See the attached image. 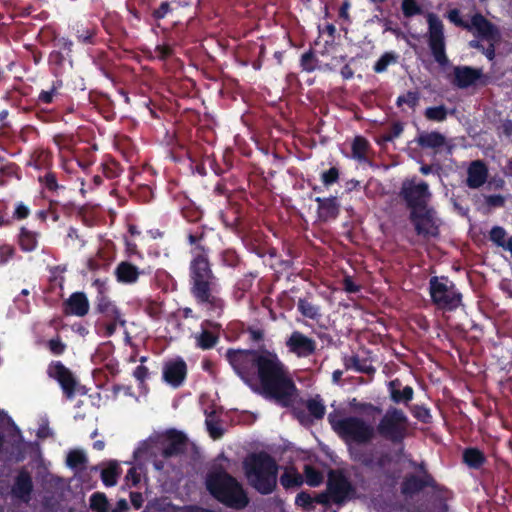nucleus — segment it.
<instances>
[{
    "label": "nucleus",
    "mask_w": 512,
    "mask_h": 512,
    "mask_svg": "<svg viewBox=\"0 0 512 512\" xmlns=\"http://www.w3.org/2000/svg\"><path fill=\"white\" fill-rule=\"evenodd\" d=\"M189 291L196 304L211 317H220L225 301L220 296L219 279L214 274L209 253L191 255Z\"/></svg>",
    "instance_id": "nucleus-1"
},
{
    "label": "nucleus",
    "mask_w": 512,
    "mask_h": 512,
    "mask_svg": "<svg viewBox=\"0 0 512 512\" xmlns=\"http://www.w3.org/2000/svg\"><path fill=\"white\" fill-rule=\"evenodd\" d=\"M263 391L283 406H288L296 390L295 384L278 356L268 350H260L255 375Z\"/></svg>",
    "instance_id": "nucleus-2"
},
{
    "label": "nucleus",
    "mask_w": 512,
    "mask_h": 512,
    "mask_svg": "<svg viewBox=\"0 0 512 512\" xmlns=\"http://www.w3.org/2000/svg\"><path fill=\"white\" fill-rule=\"evenodd\" d=\"M205 484L211 496L226 507L241 510L249 503L241 483L223 469L208 473Z\"/></svg>",
    "instance_id": "nucleus-3"
},
{
    "label": "nucleus",
    "mask_w": 512,
    "mask_h": 512,
    "mask_svg": "<svg viewBox=\"0 0 512 512\" xmlns=\"http://www.w3.org/2000/svg\"><path fill=\"white\" fill-rule=\"evenodd\" d=\"M243 468L250 485L260 494L268 495L274 491L279 466L270 454L262 451L249 455Z\"/></svg>",
    "instance_id": "nucleus-4"
},
{
    "label": "nucleus",
    "mask_w": 512,
    "mask_h": 512,
    "mask_svg": "<svg viewBox=\"0 0 512 512\" xmlns=\"http://www.w3.org/2000/svg\"><path fill=\"white\" fill-rule=\"evenodd\" d=\"M95 311L101 314L103 319L106 320L104 326V336L111 337L115 334L117 326L125 327L126 320L123 313L117 307L114 301H112L104 291H98L95 300Z\"/></svg>",
    "instance_id": "nucleus-5"
},
{
    "label": "nucleus",
    "mask_w": 512,
    "mask_h": 512,
    "mask_svg": "<svg viewBox=\"0 0 512 512\" xmlns=\"http://www.w3.org/2000/svg\"><path fill=\"white\" fill-rule=\"evenodd\" d=\"M260 350L228 349L226 359L235 373L246 383L255 377V367Z\"/></svg>",
    "instance_id": "nucleus-6"
},
{
    "label": "nucleus",
    "mask_w": 512,
    "mask_h": 512,
    "mask_svg": "<svg viewBox=\"0 0 512 512\" xmlns=\"http://www.w3.org/2000/svg\"><path fill=\"white\" fill-rule=\"evenodd\" d=\"M430 294L433 302L441 309L453 310L461 303V294L454 284L444 277L430 280Z\"/></svg>",
    "instance_id": "nucleus-7"
},
{
    "label": "nucleus",
    "mask_w": 512,
    "mask_h": 512,
    "mask_svg": "<svg viewBox=\"0 0 512 512\" xmlns=\"http://www.w3.org/2000/svg\"><path fill=\"white\" fill-rule=\"evenodd\" d=\"M353 495V489L349 481L340 471H331L328 476L327 493H322V504L326 501L343 503Z\"/></svg>",
    "instance_id": "nucleus-8"
},
{
    "label": "nucleus",
    "mask_w": 512,
    "mask_h": 512,
    "mask_svg": "<svg viewBox=\"0 0 512 512\" xmlns=\"http://www.w3.org/2000/svg\"><path fill=\"white\" fill-rule=\"evenodd\" d=\"M336 429L343 436L359 443L368 442L374 436L373 426L357 417L340 420Z\"/></svg>",
    "instance_id": "nucleus-9"
},
{
    "label": "nucleus",
    "mask_w": 512,
    "mask_h": 512,
    "mask_svg": "<svg viewBox=\"0 0 512 512\" xmlns=\"http://www.w3.org/2000/svg\"><path fill=\"white\" fill-rule=\"evenodd\" d=\"M427 21L429 25V47L432 51L434 59L440 65H446L448 58L445 54L443 23L435 14L432 13L427 15Z\"/></svg>",
    "instance_id": "nucleus-10"
},
{
    "label": "nucleus",
    "mask_w": 512,
    "mask_h": 512,
    "mask_svg": "<svg viewBox=\"0 0 512 512\" xmlns=\"http://www.w3.org/2000/svg\"><path fill=\"white\" fill-rule=\"evenodd\" d=\"M401 195L413 210L427 208L426 203L431 197L428 184L416 179L405 180L402 184Z\"/></svg>",
    "instance_id": "nucleus-11"
},
{
    "label": "nucleus",
    "mask_w": 512,
    "mask_h": 512,
    "mask_svg": "<svg viewBox=\"0 0 512 512\" xmlns=\"http://www.w3.org/2000/svg\"><path fill=\"white\" fill-rule=\"evenodd\" d=\"M466 28L475 30L482 39L489 43V47L484 50V54L489 60H492L495 55L494 46L500 41L498 29L481 14L474 15L471 20V25L466 26Z\"/></svg>",
    "instance_id": "nucleus-12"
},
{
    "label": "nucleus",
    "mask_w": 512,
    "mask_h": 512,
    "mask_svg": "<svg viewBox=\"0 0 512 512\" xmlns=\"http://www.w3.org/2000/svg\"><path fill=\"white\" fill-rule=\"evenodd\" d=\"M406 417L400 410L393 409L386 412L378 425V432L389 439L396 440L402 437L405 429Z\"/></svg>",
    "instance_id": "nucleus-13"
},
{
    "label": "nucleus",
    "mask_w": 512,
    "mask_h": 512,
    "mask_svg": "<svg viewBox=\"0 0 512 512\" xmlns=\"http://www.w3.org/2000/svg\"><path fill=\"white\" fill-rule=\"evenodd\" d=\"M49 377L55 379L64 395L71 399L75 396L77 381L72 372L60 361H52L47 369Z\"/></svg>",
    "instance_id": "nucleus-14"
},
{
    "label": "nucleus",
    "mask_w": 512,
    "mask_h": 512,
    "mask_svg": "<svg viewBox=\"0 0 512 512\" xmlns=\"http://www.w3.org/2000/svg\"><path fill=\"white\" fill-rule=\"evenodd\" d=\"M200 328V332L194 335L196 347L204 351L214 348L219 342L221 325L205 319L201 322Z\"/></svg>",
    "instance_id": "nucleus-15"
},
{
    "label": "nucleus",
    "mask_w": 512,
    "mask_h": 512,
    "mask_svg": "<svg viewBox=\"0 0 512 512\" xmlns=\"http://www.w3.org/2000/svg\"><path fill=\"white\" fill-rule=\"evenodd\" d=\"M411 220L419 235L425 237L438 234V224L434 212L428 208L415 209L411 212Z\"/></svg>",
    "instance_id": "nucleus-16"
},
{
    "label": "nucleus",
    "mask_w": 512,
    "mask_h": 512,
    "mask_svg": "<svg viewBox=\"0 0 512 512\" xmlns=\"http://www.w3.org/2000/svg\"><path fill=\"white\" fill-rule=\"evenodd\" d=\"M187 443L188 438L183 432L176 429L167 430L162 442V456L171 458L183 454L186 451Z\"/></svg>",
    "instance_id": "nucleus-17"
},
{
    "label": "nucleus",
    "mask_w": 512,
    "mask_h": 512,
    "mask_svg": "<svg viewBox=\"0 0 512 512\" xmlns=\"http://www.w3.org/2000/svg\"><path fill=\"white\" fill-rule=\"evenodd\" d=\"M163 380L174 388L182 386L187 377V364L178 357L166 362L162 371Z\"/></svg>",
    "instance_id": "nucleus-18"
},
{
    "label": "nucleus",
    "mask_w": 512,
    "mask_h": 512,
    "mask_svg": "<svg viewBox=\"0 0 512 512\" xmlns=\"http://www.w3.org/2000/svg\"><path fill=\"white\" fill-rule=\"evenodd\" d=\"M285 344L289 352L298 357H308L316 350V342L300 331H293Z\"/></svg>",
    "instance_id": "nucleus-19"
},
{
    "label": "nucleus",
    "mask_w": 512,
    "mask_h": 512,
    "mask_svg": "<svg viewBox=\"0 0 512 512\" xmlns=\"http://www.w3.org/2000/svg\"><path fill=\"white\" fill-rule=\"evenodd\" d=\"M33 488L34 485L30 472L25 468H21L11 488L13 497L23 502H28L31 499Z\"/></svg>",
    "instance_id": "nucleus-20"
},
{
    "label": "nucleus",
    "mask_w": 512,
    "mask_h": 512,
    "mask_svg": "<svg viewBox=\"0 0 512 512\" xmlns=\"http://www.w3.org/2000/svg\"><path fill=\"white\" fill-rule=\"evenodd\" d=\"M89 301L84 292H74L63 303V312L66 315L83 317L89 312Z\"/></svg>",
    "instance_id": "nucleus-21"
},
{
    "label": "nucleus",
    "mask_w": 512,
    "mask_h": 512,
    "mask_svg": "<svg viewBox=\"0 0 512 512\" xmlns=\"http://www.w3.org/2000/svg\"><path fill=\"white\" fill-rule=\"evenodd\" d=\"M206 226L201 225L195 229H189L186 232V240L190 248L191 255L206 254L210 249L205 245Z\"/></svg>",
    "instance_id": "nucleus-22"
},
{
    "label": "nucleus",
    "mask_w": 512,
    "mask_h": 512,
    "mask_svg": "<svg viewBox=\"0 0 512 512\" xmlns=\"http://www.w3.org/2000/svg\"><path fill=\"white\" fill-rule=\"evenodd\" d=\"M114 274L119 283L130 285L135 284L140 275L145 274V271L140 270L129 261H121L117 264Z\"/></svg>",
    "instance_id": "nucleus-23"
},
{
    "label": "nucleus",
    "mask_w": 512,
    "mask_h": 512,
    "mask_svg": "<svg viewBox=\"0 0 512 512\" xmlns=\"http://www.w3.org/2000/svg\"><path fill=\"white\" fill-rule=\"evenodd\" d=\"M488 178V169L486 165L480 161L475 160L470 163L467 169V180L468 187L476 189L481 187Z\"/></svg>",
    "instance_id": "nucleus-24"
},
{
    "label": "nucleus",
    "mask_w": 512,
    "mask_h": 512,
    "mask_svg": "<svg viewBox=\"0 0 512 512\" xmlns=\"http://www.w3.org/2000/svg\"><path fill=\"white\" fill-rule=\"evenodd\" d=\"M482 75V71L468 66L454 68V84L459 88L473 85Z\"/></svg>",
    "instance_id": "nucleus-25"
},
{
    "label": "nucleus",
    "mask_w": 512,
    "mask_h": 512,
    "mask_svg": "<svg viewBox=\"0 0 512 512\" xmlns=\"http://www.w3.org/2000/svg\"><path fill=\"white\" fill-rule=\"evenodd\" d=\"M40 233L32 231L25 226L19 229L17 243L23 252H33L38 247Z\"/></svg>",
    "instance_id": "nucleus-26"
},
{
    "label": "nucleus",
    "mask_w": 512,
    "mask_h": 512,
    "mask_svg": "<svg viewBox=\"0 0 512 512\" xmlns=\"http://www.w3.org/2000/svg\"><path fill=\"white\" fill-rule=\"evenodd\" d=\"M432 484L433 480L428 475H425L423 478H418L414 475H411L405 478L401 489L404 495L412 496L418 493L424 487L431 486Z\"/></svg>",
    "instance_id": "nucleus-27"
},
{
    "label": "nucleus",
    "mask_w": 512,
    "mask_h": 512,
    "mask_svg": "<svg viewBox=\"0 0 512 512\" xmlns=\"http://www.w3.org/2000/svg\"><path fill=\"white\" fill-rule=\"evenodd\" d=\"M418 144L424 148L434 149L435 151H439L441 148L447 146L445 137L438 132L420 134Z\"/></svg>",
    "instance_id": "nucleus-28"
},
{
    "label": "nucleus",
    "mask_w": 512,
    "mask_h": 512,
    "mask_svg": "<svg viewBox=\"0 0 512 512\" xmlns=\"http://www.w3.org/2000/svg\"><path fill=\"white\" fill-rule=\"evenodd\" d=\"M63 83L61 80L54 81L49 90H42L37 98V102L40 104H51L53 103L60 95V89L62 88Z\"/></svg>",
    "instance_id": "nucleus-29"
},
{
    "label": "nucleus",
    "mask_w": 512,
    "mask_h": 512,
    "mask_svg": "<svg viewBox=\"0 0 512 512\" xmlns=\"http://www.w3.org/2000/svg\"><path fill=\"white\" fill-rule=\"evenodd\" d=\"M96 35L97 29L96 27H84L77 26L75 28V36L78 42L84 45H95L96 44Z\"/></svg>",
    "instance_id": "nucleus-30"
},
{
    "label": "nucleus",
    "mask_w": 512,
    "mask_h": 512,
    "mask_svg": "<svg viewBox=\"0 0 512 512\" xmlns=\"http://www.w3.org/2000/svg\"><path fill=\"white\" fill-rule=\"evenodd\" d=\"M303 481V476L294 469L286 470L280 477V483L285 489L298 488Z\"/></svg>",
    "instance_id": "nucleus-31"
},
{
    "label": "nucleus",
    "mask_w": 512,
    "mask_h": 512,
    "mask_svg": "<svg viewBox=\"0 0 512 512\" xmlns=\"http://www.w3.org/2000/svg\"><path fill=\"white\" fill-rule=\"evenodd\" d=\"M38 181L47 191L52 193L57 192L59 189H64V186L58 183L56 173L51 170L40 175L38 177Z\"/></svg>",
    "instance_id": "nucleus-32"
},
{
    "label": "nucleus",
    "mask_w": 512,
    "mask_h": 512,
    "mask_svg": "<svg viewBox=\"0 0 512 512\" xmlns=\"http://www.w3.org/2000/svg\"><path fill=\"white\" fill-rule=\"evenodd\" d=\"M219 259L223 266L230 268H236L242 262L241 257L233 248H226L222 250L219 254Z\"/></svg>",
    "instance_id": "nucleus-33"
},
{
    "label": "nucleus",
    "mask_w": 512,
    "mask_h": 512,
    "mask_svg": "<svg viewBox=\"0 0 512 512\" xmlns=\"http://www.w3.org/2000/svg\"><path fill=\"white\" fill-rule=\"evenodd\" d=\"M181 215L186 221L196 223L202 219L203 212L193 202H188L181 208Z\"/></svg>",
    "instance_id": "nucleus-34"
},
{
    "label": "nucleus",
    "mask_w": 512,
    "mask_h": 512,
    "mask_svg": "<svg viewBox=\"0 0 512 512\" xmlns=\"http://www.w3.org/2000/svg\"><path fill=\"white\" fill-rule=\"evenodd\" d=\"M368 142L362 137H356L352 143V156L360 162L367 161Z\"/></svg>",
    "instance_id": "nucleus-35"
},
{
    "label": "nucleus",
    "mask_w": 512,
    "mask_h": 512,
    "mask_svg": "<svg viewBox=\"0 0 512 512\" xmlns=\"http://www.w3.org/2000/svg\"><path fill=\"white\" fill-rule=\"evenodd\" d=\"M51 40L53 41L54 47L56 50H60L66 54L67 57H71L73 51V41L64 36H58L54 31H52Z\"/></svg>",
    "instance_id": "nucleus-36"
},
{
    "label": "nucleus",
    "mask_w": 512,
    "mask_h": 512,
    "mask_svg": "<svg viewBox=\"0 0 512 512\" xmlns=\"http://www.w3.org/2000/svg\"><path fill=\"white\" fill-rule=\"evenodd\" d=\"M87 463V457L81 450H72L68 453L66 458V464L69 468L77 469L84 468Z\"/></svg>",
    "instance_id": "nucleus-37"
},
{
    "label": "nucleus",
    "mask_w": 512,
    "mask_h": 512,
    "mask_svg": "<svg viewBox=\"0 0 512 512\" xmlns=\"http://www.w3.org/2000/svg\"><path fill=\"white\" fill-rule=\"evenodd\" d=\"M109 503L107 497L102 492H95L90 497V508L96 512H107Z\"/></svg>",
    "instance_id": "nucleus-38"
},
{
    "label": "nucleus",
    "mask_w": 512,
    "mask_h": 512,
    "mask_svg": "<svg viewBox=\"0 0 512 512\" xmlns=\"http://www.w3.org/2000/svg\"><path fill=\"white\" fill-rule=\"evenodd\" d=\"M315 82V78L310 76V73L305 72V74L302 76L301 85H306L307 89L305 91V94L307 95L308 99L311 100V102L315 103L317 106L318 103V94L319 90L317 88L313 87V84Z\"/></svg>",
    "instance_id": "nucleus-39"
},
{
    "label": "nucleus",
    "mask_w": 512,
    "mask_h": 512,
    "mask_svg": "<svg viewBox=\"0 0 512 512\" xmlns=\"http://www.w3.org/2000/svg\"><path fill=\"white\" fill-rule=\"evenodd\" d=\"M71 61V57H67L66 54L60 50H52L48 56V62L51 66L56 69H62L66 61Z\"/></svg>",
    "instance_id": "nucleus-40"
},
{
    "label": "nucleus",
    "mask_w": 512,
    "mask_h": 512,
    "mask_svg": "<svg viewBox=\"0 0 512 512\" xmlns=\"http://www.w3.org/2000/svg\"><path fill=\"white\" fill-rule=\"evenodd\" d=\"M102 172L108 179H115L120 176L122 168L115 160H110L102 164Z\"/></svg>",
    "instance_id": "nucleus-41"
},
{
    "label": "nucleus",
    "mask_w": 512,
    "mask_h": 512,
    "mask_svg": "<svg viewBox=\"0 0 512 512\" xmlns=\"http://www.w3.org/2000/svg\"><path fill=\"white\" fill-rule=\"evenodd\" d=\"M464 461L470 467H479L483 462V455L477 449H467L463 454Z\"/></svg>",
    "instance_id": "nucleus-42"
},
{
    "label": "nucleus",
    "mask_w": 512,
    "mask_h": 512,
    "mask_svg": "<svg viewBox=\"0 0 512 512\" xmlns=\"http://www.w3.org/2000/svg\"><path fill=\"white\" fill-rule=\"evenodd\" d=\"M118 476V467L111 465L101 472V479L105 486L111 487L116 485Z\"/></svg>",
    "instance_id": "nucleus-43"
},
{
    "label": "nucleus",
    "mask_w": 512,
    "mask_h": 512,
    "mask_svg": "<svg viewBox=\"0 0 512 512\" xmlns=\"http://www.w3.org/2000/svg\"><path fill=\"white\" fill-rule=\"evenodd\" d=\"M318 65V59L313 51L305 52L301 57V66L304 72H313Z\"/></svg>",
    "instance_id": "nucleus-44"
},
{
    "label": "nucleus",
    "mask_w": 512,
    "mask_h": 512,
    "mask_svg": "<svg viewBox=\"0 0 512 512\" xmlns=\"http://www.w3.org/2000/svg\"><path fill=\"white\" fill-rule=\"evenodd\" d=\"M425 116L431 121L442 122L447 117V109L445 106L429 107L425 111Z\"/></svg>",
    "instance_id": "nucleus-45"
},
{
    "label": "nucleus",
    "mask_w": 512,
    "mask_h": 512,
    "mask_svg": "<svg viewBox=\"0 0 512 512\" xmlns=\"http://www.w3.org/2000/svg\"><path fill=\"white\" fill-rule=\"evenodd\" d=\"M295 502L297 505H299L305 509H308L312 506L313 503L320 504V494H315L312 497L310 494H308L306 492H300L296 496Z\"/></svg>",
    "instance_id": "nucleus-46"
},
{
    "label": "nucleus",
    "mask_w": 512,
    "mask_h": 512,
    "mask_svg": "<svg viewBox=\"0 0 512 512\" xmlns=\"http://www.w3.org/2000/svg\"><path fill=\"white\" fill-rule=\"evenodd\" d=\"M47 347L53 355L60 356L66 351L67 345L61 340L60 336L57 335L48 340Z\"/></svg>",
    "instance_id": "nucleus-47"
},
{
    "label": "nucleus",
    "mask_w": 512,
    "mask_h": 512,
    "mask_svg": "<svg viewBox=\"0 0 512 512\" xmlns=\"http://www.w3.org/2000/svg\"><path fill=\"white\" fill-rule=\"evenodd\" d=\"M298 310L301 312V314L305 317L314 319L317 316V307L312 305L308 300L306 299H299Z\"/></svg>",
    "instance_id": "nucleus-48"
},
{
    "label": "nucleus",
    "mask_w": 512,
    "mask_h": 512,
    "mask_svg": "<svg viewBox=\"0 0 512 512\" xmlns=\"http://www.w3.org/2000/svg\"><path fill=\"white\" fill-rule=\"evenodd\" d=\"M173 11L171 2L163 1L160 5L151 12V16L154 20L159 21L164 19L169 13Z\"/></svg>",
    "instance_id": "nucleus-49"
},
{
    "label": "nucleus",
    "mask_w": 512,
    "mask_h": 512,
    "mask_svg": "<svg viewBox=\"0 0 512 512\" xmlns=\"http://www.w3.org/2000/svg\"><path fill=\"white\" fill-rule=\"evenodd\" d=\"M397 56L393 53H385L375 64L374 70L378 73L384 72L390 64L395 63Z\"/></svg>",
    "instance_id": "nucleus-50"
},
{
    "label": "nucleus",
    "mask_w": 512,
    "mask_h": 512,
    "mask_svg": "<svg viewBox=\"0 0 512 512\" xmlns=\"http://www.w3.org/2000/svg\"><path fill=\"white\" fill-rule=\"evenodd\" d=\"M31 213V210L28 205H26L24 202L19 201L15 204V208L12 214V219L14 220H24L29 217Z\"/></svg>",
    "instance_id": "nucleus-51"
},
{
    "label": "nucleus",
    "mask_w": 512,
    "mask_h": 512,
    "mask_svg": "<svg viewBox=\"0 0 512 512\" xmlns=\"http://www.w3.org/2000/svg\"><path fill=\"white\" fill-rule=\"evenodd\" d=\"M15 248L10 244L0 246V265L7 264L15 255Z\"/></svg>",
    "instance_id": "nucleus-52"
},
{
    "label": "nucleus",
    "mask_w": 512,
    "mask_h": 512,
    "mask_svg": "<svg viewBox=\"0 0 512 512\" xmlns=\"http://www.w3.org/2000/svg\"><path fill=\"white\" fill-rule=\"evenodd\" d=\"M490 238L501 247L505 246L508 240L506 239V231L501 227H494L490 232Z\"/></svg>",
    "instance_id": "nucleus-53"
},
{
    "label": "nucleus",
    "mask_w": 512,
    "mask_h": 512,
    "mask_svg": "<svg viewBox=\"0 0 512 512\" xmlns=\"http://www.w3.org/2000/svg\"><path fill=\"white\" fill-rule=\"evenodd\" d=\"M402 10L406 17H411L420 13V7L415 0H403Z\"/></svg>",
    "instance_id": "nucleus-54"
},
{
    "label": "nucleus",
    "mask_w": 512,
    "mask_h": 512,
    "mask_svg": "<svg viewBox=\"0 0 512 512\" xmlns=\"http://www.w3.org/2000/svg\"><path fill=\"white\" fill-rule=\"evenodd\" d=\"M206 426L210 437L213 438L214 440L219 439L223 436L224 430L217 422H214L212 420H206Z\"/></svg>",
    "instance_id": "nucleus-55"
},
{
    "label": "nucleus",
    "mask_w": 512,
    "mask_h": 512,
    "mask_svg": "<svg viewBox=\"0 0 512 512\" xmlns=\"http://www.w3.org/2000/svg\"><path fill=\"white\" fill-rule=\"evenodd\" d=\"M155 54L159 60L165 61L173 55V48L167 44L157 45Z\"/></svg>",
    "instance_id": "nucleus-56"
},
{
    "label": "nucleus",
    "mask_w": 512,
    "mask_h": 512,
    "mask_svg": "<svg viewBox=\"0 0 512 512\" xmlns=\"http://www.w3.org/2000/svg\"><path fill=\"white\" fill-rule=\"evenodd\" d=\"M53 142L60 148L69 149L70 146L74 143L73 136H67L63 134H57L53 138Z\"/></svg>",
    "instance_id": "nucleus-57"
},
{
    "label": "nucleus",
    "mask_w": 512,
    "mask_h": 512,
    "mask_svg": "<svg viewBox=\"0 0 512 512\" xmlns=\"http://www.w3.org/2000/svg\"><path fill=\"white\" fill-rule=\"evenodd\" d=\"M418 100H419V95L417 93L408 92L406 95L398 97L397 103L399 106L402 105L403 103H406L409 106L414 107L417 105Z\"/></svg>",
    "instance_id": "nucleus-58"
},
{
    "label": "nucleus",
    "mask_w": 512,
    "mask_h": 512,
    "mask_svg": "<svg viewBox=\"0 0 512 512\" xmlns=\"http://www.w3.org/2000/svg\"><path fill=\"white\" fill-rule=\"evenodd\" d=\"M133 376L140 384H144L149 376V370L146 366L139 365L133 371Z\"/></svg>",
    "instance_id": "nucleus-59"
},
{
    "label": "nucleus",
    "mask_w": 512,
    "mask_h": 512,
    "mask_svg": "<svg viewBox=\"0 0 512 512\" xmlns=\"http://www.w3.org/2000/svg\"><path fill=\"white\" fill-rule=\"evenodd\" d=\"M413 396V390L411 387H405L402 391H393L392 397L395 401H409Z\"/></svg>",
    "instance_id": "nucleus-60"
},
{
    "label": "nucleus",
    "mask_w": 512,
    "mask_h": 512,
    "mask_svg": "<svg viewBox=\"0 0 512 512\" xmlns=\"http://www.w3.org/2000/svg\"><path fill=\"white\" fill-rule=\"evenodd\" d=\"M174 512H215L214 510L203 508L198 505H185L177 506L174 508Z\"/></svg>",
    "instance_id": "nucleus-61"
},
{
    "label": "nucleus",
    "mask_w": 512,
    "mask_h": 512,
    "mask_svg": "<svg viewBox=\"0 0 512 512\" xmlns=\"http://www.w3.org/2000/svg\"><path fill=\"white\" fill-rule=\"evenodd\" d=\"M338 176H339L338 169L335 167H332L326 173L322 174V181L326 185H330L338 179Z\"/></svg>",
    "instance_id": "nucleus-62"
},
{
    "label": "nucleus",
    "mask_w": 512,
    "mask_h": 512,
    "mask_svg": "<svg viewBox=\"0 0 512 512\" xmlns=\"http://www.w3.org/2000/svg\"><path fill=\"white\" fill-rule=\"evenodd\" d=\"M309 413L315 418L320 419V400L312 399L307 405Z\"/></svg>",
    "instance_id": "nucleus-63"
},
{
    "label": "nucleus",
    "mask_w": 512,
    "mask_h": 512,
    "mask_svg": "<svg viewBox=\"0 0 512 512\" xmlns=\"http://www.w3.org/2000/svg\"><path fill=\"white\" fill-rule=\"evenodd\" d=\"M19 167L15 163H8L0 167V172L6 176H15Z\"/></svg>",
    "instance_id": "nucleus-64"
}]
</instances>
